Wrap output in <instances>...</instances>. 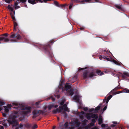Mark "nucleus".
<instances>
[{
    "label": "nucleus",
    "instance_id": "nucleus-11",
    "mask_svg": "<svg viewBox=\"0 0 129 129\" xmlns=\"http://www.w3.org/2000/svg\"><path fill=\"white\" fill-rule=\"evenodd\" d=\"M66 100L65 99H62L61 100L58 101V102L59 104H60V105H67L69 103L68 102L66 103Z\"/></svg>",
    "mask_w": 129,
    "mask_h": 129
},
{
    "label": "nucleus",
    "instance_id": "nucleus-61",
    "mask_svg": "<svg viewBox=\"0 0 129 129\" xmlns=\"http://www.w3.org/2000/svg\"><path fill=\"white\" fill-rule=\"evenodd\" d=\"M3 125L5 126H6V124H4Z\"/></svg>",
    "mask_w": 129,
    "mask_h": 129
},
{
    "label": "nucleus",
    "instance_id": "nucleus-55",
    "mask_svg": "<svg viewBox=\"0 0 129 129\" xmlns=\"http://www.w3.org/2000/svg\"><path fill=\"white\" fill-rule=\"evenodd\" d=\"M106 129H111V128L110 127H109L107 128Z\"/></svg>",
    "mask_w": 129,
    "mask_h": 129
},
{
    "label": "nucleus",
    "instance_id": "nucleus-54",
    "mask_svg": "<svg viewBox=\"0 0 129 129\" xmlns=\"http://www.w3.org/2000/svg\"><path fill=\"white\" fill-rule=\"evenodd\" d=\"M23 125H22V124H21V125H20V127H23Z\"/></svg>",
    "mask_w": 129,
    "mask_h": 129
},
{
    "label": "nucleus",
    "instance_id": "nucleus-18",
    "mask_svg": "<svg viewBox=\"0 0 129 129\" xmlns=\"http://www.w3.org/2000/svg\"><path fill=\"white\" fill-rule=\"evenodd\" d=\"M108 100H107V99H104L103 102V103L105 104H104V105H106L107 104L108 102Z\"/></svg>",
    "mask_w": 129,
    "mask_h": 129
},
{
    "label": "nucleus",
    "instance_id": "nucleus-32",
    "mask_svg": "<svg viewBox=\"0 0 129 129\" xmlns=\"http://www.w3.org/2000/svg\"><path fill=\"white\" fill-rule=\"evenodd\" d=\"M107 108V105H106L105 106L103 109V111H104L105 110H106Z\"/></svg>",
    "mask_w": 129,
    "mask_h": 129
},
{
    "label": "nucleus",
    "instance_id": "nucleus-25",
    "mask_svg": "<svg viewBox=\"0 0 129 129\" xmlns=\"http://www.w3.org/2000/svg\"><path fill=\"white\" fill-rule=\"evenodd\" d=\"M88 125H89V127L90 128L91 126H93L94 125V124L93 123H91L88 124Z\"/></svg>",
    "mask_w": 129,
    "mask_h": 129
},
{
    "label": "nucleus",
    "instance_id": "nucleus-2",
    "mask_svg": "<svg viewBox=\"0 0 129 129\" xmlns=\"http://www.w3.org/2000/svg\"><path fill=\"white\" fill-rule=\"evenodd\" d=\"M58 105H45L43 107V110H34L33 111L32 114L33 115V118H34L38 116L40 114H43L45 112L49 113L50 112V110L53 107L57 108Z\"/></svg>",
    "mask_w": 129,
    "mask_h": 129
},
{
    "label": "nucleus",
    "instance_id": "nucleus-48",
    "mask_svg": "<svg viewBox=\"0 0 129 129\" xmlns=\"http://www.w3.org/2000/svg\"><path fill=\"white\" fill-rule=\"evenodd\" d=\"M113 123L115 124H117V122L116 121H113Z\"/></svg>",
    "mask_w": 129,
    "mask_h": 129
},
{
    "label": "nucleus",
    "instance_id": "nucleus-21",
    "mask_svg": "<svg viewBox=\"0 0 129 129\" xmlns=\"http://www.w3.org/2000/svg\"><path fill=\"white\" fill-rule=\"evenodd\" d=\"M92 118H94L95 119H97L98 118V116L96 114H93L92 116Z\"/></svg>",
    "mask_w": 129,
    "mask_h": 129
},
{
    "label": "nucleus",
    "instance_id": "nucleus-50",
    "mask_svg": "<svg viewBox=\"0 0 129 129\" xmlns=\"http://www.w3.org/2000/svg\"><path fill=\"white\" fill-rule=\"evenodd\" d=\"M39 102H36V105H39Z\"/></svg>",
    "mask_w": 129,
    "mask_h": 129
},
{
    "label": "nucleus",
    "instance_id": "nucleus-35",
    "mask_svg": "<svg viewBox=\"0 0 129 129\" xmlns=\"http://www.w3.org/2000/svg\"><path fill=\"white\" fill-rule=\"evenodd\" d=\"M87 118L88 119H89L91 118V116L90 115H88L87 116Z\"/></svg>",
    "mask_w": 129,
    "mask_h": 129
},
{
    "label": "nucleus",
    "instance_id": "nucleus-45",
    "mask_svg": "<svg viewBox=\"0 0 129 129\" xmlns=\"http://www.w3.org/2000/svg\"><path fill=\"white\" fill-rule=\"evenodd\" d=\"M99 58L100 59L102 60V58H103V56H101V55H100V56H99Z\"/></svg>",
    "mask_w": 129,
    "mask_h": 129
},
{
    "label": "nucleus",
    "instance_id": "nucleus-3",
    "mask_svg": "<svg viewBox=\"0 0 129 129\" xmlns=\"http://www.w3.org/2000/svg\"><path fill=\"white\" fill-rule=\"evenodd\" d=\"M98 75L100 76L102 75L103 73L101 72L100 71L97 70L96 71L92 69H91L89 72L86 70L83 74V77L85 79H87L88 77L92 78L93 76H96L95 72Z\"/></svg>",
    "mask_w": 129,
    "mask_h": 129
},
{
    "label": "nucleus",
    "instance_id": "nucleus-16",
    "mask_svg": "<svg viewBox=\"0 0 129 129\" xmlns=\"http://www.w3.org/2000/svg\"><path fill=\"white\" fill-rule=\"evenodd\" d=\"M122 92H123L127 93H129V89L125 88L123 89L122 91Z\"/></svg>",
    "mask_w": 129,
    "mask_h": 129
},
{
    "label": "nucleus",
    "instance_id": "nucleus-52",
    "mask_svg": "<svg viewBox=\"0 0 129 129\" xmlns=\"http://www.w3.org/2000/svg\"><path fill=\"white\" fill-rule=\"evenodd\" d=\"M2 105H0V106H2ZM3 109V108L2 107H0V111H1L2 109Z\"/></svg>",
    "mask_w": 129,
    "mask_h": 129
},
{
    "label": "nucleus",
    "instance_id": "nucleus-46",
    "mask_svg": "<svg viewBox=\"0 0 129 129\" xmlns=\"http://www.w3.org/2000/svg\"><path fill=\"white\" fill-rule=\"evenodd\" d=\"M88 120L86 119H84L83 120V122L85 123H86L87 122Z\"/></svg>",
    "mask_w": 129,
    "mask_h": 129
},
{
    "label": "nucleus",
    "instance_id": "nucleus-7",
    "mask_svg": "<svg viewBox=\"0 0 129 129\" xmlns=\"http://www.w3.org/2000/svg\"><path fill=\"white\" fill-rule=\"evenodd\" d=\"M51 0H28V3H30L32 4H36L37 3L36 1L37 2L40 3L46 2L47 1H50Z\"/></svg>",
    "mask_w": 129,
    "mask_h": 129
},
{
    "label": "nucleus",
    "instance_id": "nucleus-58",
    "mask_svg": "<svg viewBox=\"0 0 129 129\" xmlns=\"http://www.w3.org/2000/svg\"><path fill=\"white\" fill-rule=\"evenodd\" d=\"M70 129H74V128L73 127H71Z\"/></svg>",
    "mask_w": 129,
    "mask_h": 129
},
{
    "label": "nucleus",
    "instance_id": "nucleus-44",
    "mask_svg": "<svg viewBox=\"0 0 129 129\" xmlns=\"http://www.w3.org/2000/svg\"><path fill=\"white\" fill-rule=\"evenodd\" d=\"M92 122L93 123H95V120L94 119H93L92 120Z\"/></svg>",
    "mask_w": 129,
    "mask_h": 129
},
{
    "label": "nucleus",
    "instance_id": "nucleus-39",
    "mask_svg": "<svg viewBox=\"0 0 129 129\" xmlns=\"http://www.w3.org/2000/svg\"><path fill=\"white\" fill-rule=\"evenodd\" d=\"M106 59L107 61H112L111 58H106Z\"/></svg>",
    "mask_w": 129,
    "mask_h": 129
},
{
    "label": "nucleus",
    "instance_id": "nucleus-49",
    "mask_svg": "<svg viewBox=\"0 0 129 129\" xmlns=\"http://www.w3.org/2000/svg\"><path fill=\"white\" fill-rule=\"evenodd\" d=\"M103 56V58H104V59H106V58H107L106 56Z\"/></svg>",
    "mask_w": 129,
    "mask_h": 129
},
{
    "label": "nucleus",
    "instance_id": "nucleus-36",
    "mask_svg": "<svg viewBox=\"0 0 129 129\" xmlns=\"http://www.w3.org/2000/svg\"><path fill=\"white\" fill-rule=\"evenodd\" d=\"M89 128V125H88L85 127L84 129H88Z\"/></svg>",
    "mask_w": 129,
    "mask_h": 129
},
{
    "label": "nucleus",
    "instance_id": "nucleus-42",
    "mask_svg": "<svg viewBox=\"0 0 129 129\" xmlns=\"http://www.w3.org/2000/svg\"><path fill=\"white\" fill-rule=\"evenodd\" d=\"M122 92V91H119L115 93V94H118L121 93Z\"/></svg>",
    "mask_w": 129,
    "mask_h": 129
},
{
    "label": "nucleus",
    "instance_id": "nucleus-9",
    "mask_svg": "<svg viewBox=\"0 0 129 129\" xmlns=\"http://www.w3.org/2000/svg\"><path fill=\"white\" fill-rule=\"evenodd\" d=\"M18 33H17L16 34H14L13 33H12V35L10 36V38H14L16 37V38L18 40L20 39L21 38V37L18 34Z\"/></svg>",
    "mask_w": 129,
    "mask_h": 129
},
{
    "label": "nucleus",
    "instance_id": "nucleus-64",
    "mask_svg": "<svg viewBox=\"0 0 129 129\" xmlns=\"http://www.w3.org/2000/svg\"><path fill=\"white\" fill-rule=\"evenodd\" d=\"M3 128V126H2V129Z\"/></svg>",
    "mask_w": 129,
    "mask_h": 129
},
{
    "label": "nucleus",
    "instance_id": "nucleus-30",
    "mask_svg": "<svg viewBox=\"0 0 129 129\" xmlns=\"http://www.w3.org/2000/svg\"><path fill=\"white\" fill-rule=\"evenodd\" d=\"M5 104V103L4 102L0 101V105H4Z\"/></svg>",
    "mask_w": 129,
    "mask_h": 129
},
{
    "label": "nucleus",
    "instance_id": "nucleus-33",
    "mask_svg": "<svg viewBox=\"0 0 129 129\" xmlns=\"http://www.w3.org/2000/svg\"><path fill=\"white\" fill-rule=\"evenodd\" d=\"M101 127H102L104 128L106 126V125L105 124H102L101 126Z\"/></svg>",
    "mask_w": 129,
    "mask_h": 129
},
{
    "label": "nucleus",
    "instance_id": "nucleus-1",
    "mask_svg": "<svg viewBox=\"0 0 129 129\" xmlns=\"http://www.w3.org/2000/svg\"><path fill=\"white\" fill-rule=\"evenodd\" d=\"M12 105L4 106L3 107L5 109V110L6 112H9V110L11 108L15 109L17 111H19L20 110H25V113L26 114L30 113L31 112V107H26L24 108V105H15L16 106L13 107Z\"/></svg>",
    "mask_w": 129,
    "mask_h": 129
},
{
    "label": "nucleus",
    "instance_id": "nucleus-24",
    "mask_svg": "<svg viewBox=\"0 0 129 129\" xmlns=\"http://www.w3.org/2000/svg\"><path fill=\"white\" fill-rule=\"evenodd\" d=\"M69 125V123L68 122H66L64 124V126L66 127H67Z\"/></svg>",
    "mask_w": 129,
    "mask_h": 129
},
{
    "label": "nucleus",
    "instance_id": "nucleus-62",
    "mask_svg": "<svg viewBox=\"0 0 129 129\" xmlns=\"http://www.w3.org/2000/svg\"><path fill=\"white\" fill-rule=\"evenodd\" d=\"M82 69H83V68H81V69H80L79 70H82Z\"/></svg>",
    "mask_w": 129,
    "mask_h": 129
},
{
    "label": "nucleus",
    "instance_id": "nucleus-20",
    "mask_svg": "<svg viewBox=\"0 0 129 129\" xmlns=\"http://www.w3.org/2000/svg\"><path fill=\"white\" fill-rule=\"evenodd\" d=\"M115 6L118 9H120L121 8V6L118 5H115Z\"/></svg>",
    "mask_w": 129,
    "mask_h": 129
},
{
    "label": "nucleus",
    "instance_id": "nucleus-43",
    "mask_svg": "<svg viewBox=\"0 0 129 129\" xmlns=\"http://www.w3.org/2000/svg\"><path fill=\"white\" fill-rule=\"evenodd\" d=\"M91 129H99L97 127L95 126L91 128Z\"/></svg>",
    "mask_w": 129,
    "mask_h": 129
},
{
    "label": "nucleus",
    "instance_id": "nucleus-5",
    "mask_svg": "<svg viewBox=\"0 0 129 129\" xmlns=\"http://www.w3.org/2000/svg\"><path fill=\"white\" fill-rule=\"evenodd\" d=\"M17 117V113L9 116L7 121L10 125H12L13 127L16 126L18 125V120L16 119Z\"/></svg>",
    "mask_w": 129,
    "mask_h": 129
},
{
    "label": "nucleus",
    "instance_id": "nucleus-14",
    "mask_svg": "<svg viewBox=\"0 0 129 129\" xmlns=\"http://www.w3.org/2000/svg\"><path fill=\"white\" fill-rule=\"evenodd\" d=\"M14 31H15L16 29V27L18 26V24L16 22L14 21Z\"/></svg>",
    "mask_w": 129,
    "mask_h": 129
},
{
    "label": "nucleus",
    "instance_id": "nucleus-63",
    "mask_svg": "<svg viewBox=\"0 0 129 129\" xmlns=\"http://www.w3.org/2000/svg\"><path fill=\"white\" fill-rule=\"evenodd\" d=\"M64 6V5H62L61 6V7H63V6Z\"/></svg>",
    "mask_w": 129,
    "mask_h": 129
},
{
    "label": "nucleus",
    "instance_id": "nucleus-40",
    "mask_svg": "<svg viewBox=\"0 0 129 129\" xmlns=\"http://www.w3.org/2000/svg\"><path fill=\"white\" fill-rule=\"evenodd\" d=\"M3 116L4 117H6V114L5 113H3Z\"/></svg>",
    "mask_w": 129,
    "mask_h": 129
},
{
    "label": "nucleus",
    "instance_id": "nucleus-10",
    "mask_svg": "<svg viewBox=\"0 0 129 129\" xmlns=\"http://www.w3.org/2000/svg\"><path fill=\"white\" fill-rule=\"evenodd\" d=\"M81 97V96L79 94V93H77L74 95L73 98V99L76 101H79V99Z\"/></svg>",
    "mask_w": 129,
    "mask_h": 129
},
{
    "label": "nucleus",
    "instance_id": "nucleus-22",
    "mask_svg": "<svg viewBox=\"0 0 129 129\" xmlns=\"http://www.w3.org/2000/svg\"><path fill=\"white\" fill-rule=\"evenodd\" d=\"M54 4L57 6L59 7L58 3L56 1H55L54 2Z\"/></svg>",
    "mask_w": 129,
    "mask_h": 129
},
{
    "label": "nucleus",
    "instance_id": "nucleus-27",
    "mask_svg": "<svg viewBox=\"0 0 129 129\" xmlns=\"http://www.w3.org/2000/svg\"><path fill=\"white\" fill-rule=\"evenodd\" d=\"M5 2L8 3H9L12 0H4Z\"/></svg>",
    "mask_w": 129,
    "mask_h": 129
},
{
    "label": "nucleus",
    "instance_id": "nucleus-4",
    "mask_svg": "<svg viewBox=\"0 0 129 129\" xmlns=\"http://www.w3.org/2000/svg\"><path fill=\"white\" fill-rule=\"evenodd\" d=\"M63 82L62 81L61 82V83L60 84V88L62 89V91H66L67 94V95H72L73 94V91L72 89H70L71 88L70 85L69 84L67 83L65 84L64 87H62Z\"/></svg>",
    "mask_w": 129,
    "mask_h": 129
},
{
    "label": "nucleus",
    "instance_id": "nucleus-15",
    "mask_svg": "<svg viewBox=\"0 0 129 129\" xmlns=\"http://www.w3.org/2000/svg\"><path fill=\"white\" fill-rule=\"evenodd\" d=\"M75 124L76 127H79L80 124L81 123L80 122L77 121L75 122Z\"/></svg>",
    "mask_w": 129,
    "mask_h": 129
},
{
    "label": "nucleus",
    "instance_id": "nucleus-6",
    "mask_svg": "<svg viewBox=\"0 0 129 129\" xmlns=\"http://www.w3.org/2000/svg\"><path fill=\"white\" fill-rule=\"evenodd\" d=\"M67 105H60L59 108L53 110L52 111V113L53 114H56L57 113H61L62 111L63 110L66 111L67 112H69L70 110L67 107Z\"/></svg>",
    "mask_w": 129,
    "mask_h": 129
},
{
    "label": "nucleus",
    "instance_id": "nucleus-23",
    "mask_svg": "<svg viewBox=\"0 0 129 129\" xmlns=\"http://www.w3.org/2000/svg\"><path fill=\"white\" fill-rule=\"evenodd\" d=\"M38 127V126L37 125L35 124L34 125V126L32 127V128L33 129H35L37 128Z\"/></svg>",
    "mask_w": 129,
    "mask_h": 129
},
{
    "label": "nucleus",
    "instance_id": "nucleus-31",
    "mask_svg": "<svg viewBox=\"0 0 129 129\" xmlns=\"http://www.w3.org/2000/svg\"><path fill=\"white\" fill-rule=\"evenodd\" d=\"M54 96L56 97H57L58 99L60 97L59 95L58 94L54 95Z\"/></svg>",
    "mask_w": 129,
    "mask_h": 129
},
{
    "label": "nucleus",
    "instance_id": "nucleus-12",
    "mask_svg": "<svg viewBox=\"0 0 129 129\" xmlns=\"http://www.w3.org/2000/svg\"><path fill=\"white\" fill-rule=\"evenodd\" d=\"M100 106H98L95 109V110H94V112L95 113H97L98 110L100 109Z\"/></svg>",
    "mask_w": 129,
    "mask_h": 129
},
{
    "label": "nucleus",
    "instance_id": "nucleus-13",
    "mask_svg": "<svg viewBox=\"0 0 129 129\" xmlns=\"http://www.w3.org/2000/svg\"><path fill=\"white\" fill-rule=\"evenodd\" d=\"M8 8L11 12H13L14 13L15 12L14 11V8L11 6L10 5H8Z\"/></svg>",
    "mask_w": 129,
    "mask_h": 129
},
{
    "label": "nucleus",
    "instance_id": "nucleus-28",
    "mask_svg": "<svg viewBox=\"0 0 129 129\" xmlns=\"http://www.w3.org/2000/svg\"><path fill=\"white\" fill-rule=\"evenodd\" d=\"M112 61L116 64L117 65H118V62L115 60H113Z\"/></svg>",
    "mask_w": 129,
    "mask_h": 129
},
{
    "label": "nucleus",
    "instance_id": "nucleus-51",
    "mask_svg": "<svg viewBox=\"0 0 129 129\" xmlns=\"http://www.w3.org/2000/svg\"><path fill=\"white\" fill-rule=\"evenodd\" d=\"M64 116L65 117H67V113H66V114H64Z\"/></svg>",
    "mask_w": 129,
    "mask_h": 129
},
{
    "label": "nucleus",
    "instance_id": "nucleus-17",
    "mask_svg": "<svg viewBox=\"0 0 129 129\" xmlns=\"http://www.w3.org/2000/svg\"><path fill=\"white\" fill-rule=\"evenodd\" d=\"M98 121V124L99 125L101 124L103 122L102 119L101 118H99V119Z\"/></svg>",
    "mask_w": 129,
    "mask_h": 129
},
{
    "label": "nucleus",
    "instance_id": "nucleus-38",
    "mask_svg": "<svg viewBox=\"0 0 129 129\" xmlns=\"http://www.w3.org/2000/svg\"><path fill=\"white\" fill-rule=\"evenodd\" d=\"M124 74L126 76H129V74L127 72H124Z\"/></svg>",
    "mask_w": 129,
    "mask_h": 129
},
{
    "label": "nucleus",
    "instance_id": "nucleus-29",
    "mask_svg": "<svg viewBox=\"0 0 129 129\" xmlns=\"http://www.w3.org/2000/svg\"><path fill=\"white\" fill-rule=\"evenodd\" d=\"M66 111H64V110H63L62 111V114H66Z\"/></svg>",
    "mask_w": 129,
    "mask_h": 129
},
{
    "label": "nucleus",
    "instance_id": "nucleus-56",
    "mask_svg": "<svg viewBox=\"0 0 129 129\" xmlns=\"http://www.w3.org/2000/svg\"><path fill=\"white\" fill-rule=\"evenodd\" d=\"M11 17H12V15H13V14L12 13H11Z\"/></svg>",
    "mask_w": 129,
    "mask_h": 129
},
{
    "label": "nucleus",
    "instance_id": "nucleus-47",
    "mask_svg": "<svg viewBox=\"0 0 129 129\" xmlns=\"http://www.w3.org/2000/svg\"><path fill=\"white\" fill-rule=\"evenodd\" d=\"M88 110V109L87 107L85 108L84 109V110L85 111H87Z\"/></svg>",
    "mask_w": 129,
    "mask_h": 129
},
{
    "label": "nucleus",
    "instance_id": "nucleus-57",
    "mask_svg": "<svg viewBox=\"0 0 129 129\" xmlns=\"http://www.w3.org/2000/svg\"><path fill=\"white\" fill-rule=\"evenodd\" d=\"M17 104H16V103H14V104L13 105H17Z\"/></svg>",
    "mask_w": 129,
    "mask_h": 129
},
{
    "label": "nucleus",
    "instance_id": "nucleus-60",
    "mask_svg": "<svg viewBox=\"0 0 129 129\" xmlns=\"http://www.w3.org/2000/svg\"><path fill=\"white\" fill-rule=\"evenodd\" d=\"M1 122H2V123H3V121H1V122L0 121V123H1Z\"/></svg>",
    "mask_w": 129,
    "mask_h": 129
},
{
    "label": "nucleus",
    "instance_id": "nucleus-26",
    "mask_svg": "<svg viewBox=\"0 0 129 129\" xmlns=\"http://www.w3.org/2000/svg\"><path fill=\"white\" fill-rule=\"evenodd\" d=\"M112 95H109L107 98V100H108V101L112 98Z\"/></svg>",
    "mask_w": 129,
    "mask_h": 129
},
{
    "label": "nucleus",
    "instance_id": "nucleus-37",
    "mask_svg": "<svg viewBox=\"0 0 129 129\" xmlns=\"http://www.w3.org/2000/svg\"><path fill=\"white\" fill-rule=\"evenodd\" d=\"M73 5V4L71 3V4L69 6V8L70 9H71V8Z\"/></svg>",
    "mask_w": 129,
    "mask_h": 129
},
{
    "label": "nucleus",
    "instance_id": "nucleus-8",
    "mask_svg": "<svg viewBox=\"0 0 129 129\" xmlns=\"http://www.w3.org/2000/svg\"><path fill=\"white\" fill-rule=\"evenodd\" d=\"M26 1V0H18L17 2H15L14 4L15 8L16 9L20 8L19 6H18V4L20 2L25 3Z\"/></svg>",
    "mask_w": 129,
    "mask_h": 129
},
{
    "label": "nucleus",
    "instance_id": "nucleus-19",
    "mask_svg": "<svg viewBox=\"0 0 129 129\" xmlns=\"http://www.w3.org/2000/svg\"><path fill=\"white\" fill-rule=\"evenodd\" d=\"M51 99L53 101V102H54L55 101V98L53 96H51L50 97L48 98V99Z\"/></svg>",
    "mask_w": 129,
    "mask_h": 129
},
{
    "label": "nucleus",
    "instance_id": "nucleus-59",
    "mask_svg": "<svg viewBox=\"0 0 129 129\" xmlns=\"http://www.w3.org/2000/svg\"><path fill=\"white\" fill-rule=\"evenodd\" d=\"M115 88H116V89H118V88H118V86H117Z\"/></svg>",
    "mask_w": 129,
    "mask_h": 129
},
{
    "label": "nucleus",
    "instance_id": "nucleus-53",
    "mask_svg": "<svg viewBox=\"0 0 129 129\" xmlns=\"http://www.w3.org/2000/svg\"><path fill=\"white\" fill-rule=\"evenodd\" d=\"M80 29L81 30H82L83 29H84V28L83 27H81L80 28Z\"/></svg>",
    "mask_w": 129,
    "mask_h": 129
},
{
    "label": "nucleus",
    "instance_id": "nucleus-34",
    "mask_svg": "<svg viewBox=\"0 0 129 129\" xmlns=\"http://www.w3.org/2000/svg\"><path fill=\"white\" fill-rule=\"evenodd\" d=\"M12 18L13 21H15L16 20L15 18V17L14 16V15H12Z\"/></svg>",
    "mask_w": 129,
    "mask_h": 129
},
{
    "label": "nucleus",
    "instance_id": "nucleus-41",
    "mask_svg": "<svg viewBox=\"0 0 129 129\" xmlns=\"http://www.w3.org/2000/svg\"><path fill=\"white\" fill-rule=\"evenodd\" d=\"M115 126H116V125H115L113 124H112V125H111L110 127H115Z\"/></svg>",
    "mask_w": 129,
    "mask_h": 129
}]
</instances>
